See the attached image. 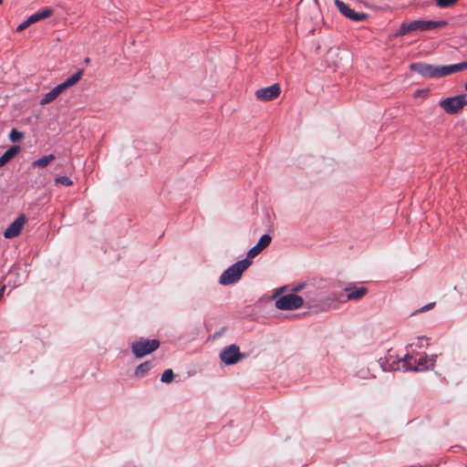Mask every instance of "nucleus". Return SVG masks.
Wrapping results in <instances>:
<instances>
[{
  "instance_id": "1",
  "label": "nucleus",
  "mask_w": 467,
  "mask_h": 467,
  "mask_svg": "<svg viewBox=\"0 0 467 467\" xmlns=\"http://www.w3.org/2000/svg\"><path fill=\"white\" fill-rule=\"evenodd\" d=\"M447 25L446 21H432V20H413L410 22H403L399 31L395 34L396 36H405L415 31H431L437 27H442Z\"/></svg>"
},
{
  "instance_id": "2",
  "label": "nucleus",
  "mask_w": 467,
  "mask_h": 467,
  "mask_svg": "<svg viewBox=\"0 0 467 467\" xmlns=\"http://www.w3.org/2000/svg\"><path fill=\"white\" fill-rule=\"evenodd\" d=\"M252 265V261L244 259L227 268L220 276V284L229 285L236 283L243 273Z\"/></svg>"
},
{
  "instance_id": "3",
  "label": "nucleus",
  "mask_w": 467,
  "mask_h": 467,
  "mask_svg": "<svg viewBox=\"0 0 467 467\" xmlns=\"http://www.w3.org/2000/svg\"><path fill=\"white\" fill-rule=\"evenodd\" d=\"M83 75V70L79 69L70 78H68L66 81L58 84L54 88H52L49 92L46 93L42 99L40 100V105L44 106L52 101H54L63 91H65L69 87L78 83Z\"/></svg>"
},
{
  "instance_id": "4",
  "label": "nucleus",
  "mask_w": 467,
  "mask_h": 467,
  "mask_svg": "<svg viewBox=\"0 0 467 467\" xmlns=\"http://www.w3.org/2000/svg\"><path fill=\"white\" fill-rule=\"evenodd\" d=\"M467 106V93L449 97L440 101V107L448 114H458Z\"/></svg>"
},
{
  "instance_id": "5",
  "label": "nucleus",
  "mask_w": 467,
  "mask_h": 467,
  "mask_svg": "<svg viewBox=\"0 0 467 467\" xmlns=\"http://www.w3.org/2000/svg\"><path fill=\"white\" fill-rule=\"evenodd\" d=\"M159 347L160 341L157 339L140 338V340L132 342L131 351L136 358H141L158 349Z\"/></svg>"
},
{
  "instance_id": "6",
  "label": "nucleus",
  "mask_w": 467,
  "mask_h": 467,
  "mask_svg": "<svg viewBox=\"0 0 467 467\" xmlns=\"http://www.w3.org/2000/svg\"><path fill=\"white\" fill-rule=\"evenodd\" d=\"M410 69L424 78H439L444 77L442 66H435L426 63H412Z\"/></svg>"
},
{
  "instance_id": "7",
  "label": "nucleus",
  "mask_w": 467,
  "mask_h": 467,
  "mask_svg": "<svg viewBox=\"0 0 467 467\" xmlns=\"http://www.w3.org/2000/svg\"><path fill=\"white\" fill-rule=\"evenodd\" d=\"M304 305L303 297L296 294H287L279 297L275 301V306L281 310L298 309Z\"/></svg>"
},
{
  "instance_id": "8",
  "label": "nucleus",
  "mask_w": 467,
  "mask_h": 467,
  "mask_svg": "<svg viewBox=\"0 0 467 467\" xmlns=\"http://www.w3.org/2000/svg\"><path fill=\"white\" fill-rule=\"evenodd\" d=\"M339 12L354 22H360L368 17V14L360 11H355L346 2H335Z\"/></svg>"
},
{
  "instance_id": "9",
  "label": "nucleus",
  "mask_w": 467,
  "mask_h": 467,
  "mask_svg": "<svg viewBox=\"0 0 467 467\" xmlns=\"http://www.w3.org/2000/svg\"><path fill=\"white\" fill-rule=\"evenodd\" d=\"M52 14H53V10L49 7H45L42 10L36 12L35 14H33L29 17H27V19L26 21L21 23L16 27V32L24 31L27 27H29L31 25H33L40 20L49 17Z\"/></svg>"
},
{
  "instance_id": "10",
  "label": "nucleus",
  "mask_w": 467,
  "mask_h": 467,
  "mask_svg": "<svg viewBox=\"0 0 467 467\" xmlns=\"http://www.w3.org/2000/svg\"><path fill=\"white\" fill-rule=\"evenodd\" d=\"M239 348L236 345H230L220 353L221 360L226 365H234L241 358Z\"/></svg>"
},
{
  "instance_id": "11",
  "label": "nucleus",
  "mask_w": 467,
  "mask_h": 467,
  "mask_svg": "<svg viewBox=\"0 0 467 467\" xmlns=\"http://www.w3.org/2000/svg\"><path fill=\"white\" fill-rule=\"evenodd\" d=\"M281 93L280 86L275 83L272 86L259 88L255 92V97L258 100L271 101L276 99Z\"/></svg>"
},
{
  "instance_id": "12",
  "label": "nucleus",
  "mask_w": 467,
  "mask_h": 467,
  "mask_svg": "<svg viewBox=\"0 0 467 467\" xmlns=\"http://www.w3.org/2000/svg\"><path fill=\"white\" fill-rule=\"evenodd\" d=\"M26 218L24 214L18 216L4 232L5 238H14L20 234Z\"/></svg>"
},
{
  "instance_id": "13",
  "label": "nucleus",
  "mask_w": 467,
  "mask_h": 467,
  "mask_svg": "<svg viewBox=\"0 0 467 467\" xmlns=\"http://www.w3.org/2000/svg\"><path fill=\"white\" fill-rule=\"evenodd\" d=\"M437 355H431L430 358L422 353L417 354V369L418 371L432 370L436 362Z\"/></svg>"
},
{
  "instance_id": "14",
  "label": "nucleus",
  "mask_w": 467,
  "mask_h": 467,
  "mask_svg": "<svg viewBox=\"0 0 467 467\" xmlns=\"http://www.w3.org/2000/svg\"><path fill=\"white\" fill-rule=\"evenodd\" d=\"M271 241L272 237L269 234L262 235L257 244L247 252V257L245 259L252 261V258L255 257L265 248H266L270 244Z\"/></svg>"
},
{
  "instance_id": "15",
  "label": "nucleus",
  "mask_w": 467,
  "mask_h": 467,
  "mask_svg": "<svg viewBox=\"0 0 467 467\" xmlns=\"http://www.w3.org/2000/svg\"><path fill=\"white\" fill-rule=\"evenodd\" d=\"M339 299L340 298L336 294H333L327 297L320 298L319 303L317 305L310 304V303H308V305L310 307L317 308V311H327V310L332 308L333 304Z\"/></svg>"
},
{
  "instance_id": "16",
  "label": "nucleus",
  "mask_w": 467,
  "mask_h": 467,
  "mask_svg": "<svg viewBox=\"0 0 467 467\" xmlns=\"http://www.w3.org/2000/svg\"><path fill=\"white\" fill-rule=\"evenodd\" d=\"M345 291L348 292L346 300H358L362 298L368 293V288L364 286L360 287H346Z\"/></svg>"
},
{
  "instance_id": "17",
  "label": "nucleus",
  "mask_w": 467,
  "mask_h": 467,
  "mask_svg": "<svg viewBox=\"0 0 467 467\" xmlns=\"http://www.w3.org/2000/svg\"><path fill=\"white\" fill-rule=\"evenodd\" d=\"M467 69V60L454 65L442 66L444 77Z\"/></svg>"
},
{
  "instance_id": "18",
  "label": "nucleus",
  "mask_w": 467,
  "mask_h": 467,
  "mask_svg": "<svg viewBox=\"0 0 467 467\" xmlns=\"http://www.w3.org/2000/svg\"><path fill=\"white\" fill-rule=\"evenodd\" d=\"M19 152L18 146H13L8 149L4 154L0 157V167L5 165L8 161H10L17 153Z\"/></svg>"
},
{
  "instance_id": "19",
  "label": "nucleus",
  "mask_w": 467,
  "mask_h": 467,
  "mask_svg": "<svg viewBox=\"0 0 467 467\" xmlns=\"http://www.w3.org/2000/svg\"><path fill=\"white\" fill-rule=\"evenodd\" d=\"M56 156L54 154L45 155L41 158H39L36 161H34L32 162V167L34 168H46L47 165H49L53 161H55Z\"/></svg>"
},
{
  "instance_id": "20",
  "label": "nucleus",
  "mask_w": 467,
  "mask_h": 467,
  "mask_svg": "<svg viewBox=\"0 0 467 467\" xmlns=\"http://www.w3.org/2000/svg\"><path fill=\"white\" fill-rule=\"evenodd\" d=\"M403 366L412 371H418L417 369V354L413 355H406L403 358Z\"/></svg>"
},
{
  "instance_id": "21",
  "label": "nucleus",
  "mask_w": 467,
  "mask_h": 467,
  "mask_svg": "<svg viewBox=\"0 0 467 467\" xmlns=\"http://www.w3.org/2000/svg\"><path fill=\"white\" fill-rule=\"evenodd\" d=\"M150 369V363L149 361L140 364L135 369L136 378H143Z\"/></svg>"
},
{
  "instance_id": "22",
  "label": "nucleus",
  "mask_w": 467,
  "mask_h": 467,
  "mask_svg": "<svg viewBox=\"0 0 467 467\" xmlns=\"http://www.w3.org/2000/svg\"><path fill=\"white\" fill-rule=\"evenodd\" d=\"M173 379V371L171 368L164 370V372L161 375V380L164 383H171Z\"/></svg>"
},
{
  "instance_id": "23",
  "label": "nucleus",
  "mask_w": 467,
  "mask_h": 467,
  "mask_svg": "<svg viewBox=\"0 0 467 467\" xmlns=\"http://www.w3.org/2000/svg\"><path fill=\"white\" fill-rule=\"evenodd\" d=\"M24 138V133L21 131H18L16 129H12L9 133V139L13 142H16L21 140Z\"/></svg>"
},
{
  "instance_id": "24",
  "label": "nucleus",
  "mask_w": 467,
  "mask_h": 467,
  "mask_svg": "<svg viewBox=\"0 0 467 467\" xmlns=\"http://www.w3.org/2000/svg\"><path fill=\"white\" fill-rule=\"evenodd\" d=\"M55 183L56 184H62V185H65V186H70V185L73 184V182H72L71 179H69L67 176H59V177H57L55 179Z\"/></svg>"
},
{
  "instance_id": "25",
  "label": "nucleus",
  "mask_w": 467,
  "mask_h": 467,
  "mask_svg": "<svg viewBox=\"0 0 467 467\" xmlns=\"http://www.w3.org/2000/svg\"><path fill=\"white\" fill-rule=\"evenodd\" d=\"M435 306V302H432V303H430L424 306H422L421 308H420L419 310L416 311V313H420V312H425V311H428L431 308H433Z\"/></svg>"
},
{
  "instance_id": "26",
  "label": "nucleus",
  "mask_w": 467,
  "mask_h": 467,
  "mask_svg": "<svg viewBox=\"0 0 467 467\" xmlns=\"http://www.w3.org/2000/svg\"><path fill=\"white\" fill-rule=\"evenodd\" d=\"M455 2H436L437 5L441 8H447L452 5Z\"/></svg>"
},
{
  "instance_id": "27",
  "label": "nucleus",
  "mask_w": 467,
  "mask_h": 467,
  "mask_svg": "<svg viewBox=\"0 0 467 467\" xmlns=\"http://www.w3.org/2000/svg\"><path fill=\"white\" fill-rule=\"evenodd\" d=\"M302 287H303V285H298V286L294 288V291L295 292H298V291H300L302 289Z\"/></svg>"
},
{
  "instance_id": "28",
  "label": "nucleus",
  "mask_w": 467,
  "mask_h": 467,
  "mask_svg": "<svg viewBox=\"0 0 467 467\" xmlns=\"http://www.w3.org/2000/svg\"><path fill=\"white\" fill-rule=\"evenodd\" d=\"M5 286H3V287L1 288V290H0V296H2V295H3L4 291H5Z\"/></svg>"
},
{
  "instance_id": "29",
  "label": "nucleus",
  "mask_w": 467,
  "mask_h": 467,
  "mask_svg": "<svg viewBox=\"0 0 467 467\" xmlns=\"http://www.w3.org/2000/svg\"><path fill=\"white\" fill-rule=\"evenodd\" d=\"M314 7H316L317 9H318V2H317V1H315V2H314Z\"/></svg>"
},
{
  "instance_id": "30",
  "label": "nucleus",
  "mask_w": 467,
  "mask_h": 467,
  "mask_svg": "<svg viewBox=\"0 0 467 467\" xmlns=\"http://www.w3.org/2000/svg\"><path fill=\"white\" fill-rule=\"evenodd\" d=\"M464 88H465V90L467 91V82H466V83H465V85H464Z\"/></svg>"
}]
</instances>
